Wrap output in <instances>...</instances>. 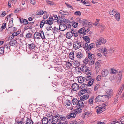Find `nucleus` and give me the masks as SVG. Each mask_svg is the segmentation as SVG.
Wrapping results in <instances>:
<instances>
[{"label":"nucleus","instance_id":"f257e3e1","mask_svg":"<svg viewBox=\"0 0 124 124\" xmlns=\"http://www.w3.org/2000/svg\"><path fill=\"white\" fill-rule=\"evenodd\" d=\"M90 30L89 28L84 27L80 29L78 31V33L81 34L85 35Z\"/></svg>","mask_w":124,"mask_h":124},{"label":"nucleus","instance_id":"f03ea898","mask_svg":"<svg viewBox=\"0 0 124 124\" xmlns=\"http://www.w3.org/2000/svg\"><path fill=\"white\" fill-rule=\"evenodd\" d=\"M28 47L29 48L28 49L27 51L28 53L29 54H31L37 47L35 44L34 43L30 44L29 45Z\"/></svg>","mask_w":124,"mask_h":124},{"label":"nucleus","instance_id":"7ed1b4c3","mask_svg":"<svg viewBox=\"0 0 124 124\" xmlns=\"http://www.w3.org/2000/svg\"><path fill=\"white\" fill-rule=\"evenodd\" d=\"M105 104L103 105V107L102 106L99 105L96 107V109L97 110V112L98 114L102 113L105 110Z\"/></svg>","mask_w":124,"mask_h":124},{"label":"nucleus","instance_id":"20e7f679","mask_svg":"<svg viewBox=\"0 0 124 124\" xmlns=\"http://www.w3.org/2000/svg\"><path fill=\"white\" fill-rule=\"evenodd\" d=\"M106 42V40L105 39L102 38H100L96 41V46H98L100 45L101 44H104Z\"/></svg>","mask_w":124,"mask_h":124},{"label":"nucleus","instance_id":"39448f33","mask_svg":"<svg viewBox=\"0 0 124 124\" xmlns=\"http://www.w3.org/2000/svg\"><path fill=\"white\" fill-rule=\"evenodd\" d=\"M107 95H104V96L106 98L108 99L110 98L113 95V90L110 89H108L106 92Z\"/></svg>","mask_w":124,"mask_h":124},{"label":"nucleus","instance_id":"423d86ee","mask_svg":"<svg viewBox=\"0 0 124 124\" xmlns=\"http://www.w3.org/2000/svg\"><path fill=\"white\" fill-rule=\"evenodd\" d=\"M83 22L82 24L84 25L85 27L89 28L91 27L92 26V25L87 20L85 19H83Z\"/></svg>","mask_w":124,"mask_h":124},{"label":"nucleus","instance_id":"0eeeda50","mask_svg":"<svg viewBox=\"0 0 124 124\" xmlns=\"http://www.w3.org/2000/svg\"><path fill=\"white\" fill-rule=\"evenodd\" d=\"M81 46L80 43L78 41H75L74 42L73 47L75 50L79 49L80 47Z\"/></svg>","mask_w":124,"mask_h":124},{"label":"nucleus","instance_id":"6e6552de","mask_svg":"<svg viewBox=\"0 0 124 124\" xmlns=\"http://www.w3.org/2000/svg\"><path fill=\"white\" fill-rule=\"evenodd\" d=\"M62 66L66 70H67L72 66V64L70 62H66V63H62Z\"/></svg>","mask_w":124,"mask_h":124},{"label":"nucleus","instance_id":"1a4fd4ad","mask_svg":"<svg viewBox=\"0 0 124 124\" xmlns=\"http://www.w3.org/2000/svg\"><path fill=\"white\" fill-rule=\"evenodd\" d=\"M55 16L54 15H53V16L50 17L49 18V20H47L46 21V23H49V25H50L53 23V21L55 20Z\"/></svg>","mask_w":124,"mask_h":124},{"label":"nucleus","instance_id":"9d476101","mask_svg":"<svg viewBox=\"0 0 124 124\" xmlns=\"http://www.w3.org/2000/svg\"><path fill=\"white\" fill-rule=\"evenodd\" d=\"M88 58L92 61H91L93 64L95 62L94 59H96V57L94 54H91L88 53Z\"/></svg>","mask_w":124,"mask_h":124},{"label":"nucleus","instance_id":"9b49d317","mask_svg":"<svg viewBox=\"0 0 124 124\" xmlns=\"http://www.w3.org/2000/svg\"><path fill=\"white\" fill-rule=\"evenodd\" d=\"M80 70L83 73H85L88 70V68L86 65H83L81 67Z\"/></svg>","mask_w":124,"mask_h":124},{"label":"nucleus","instance_id":"f8f14e48","mask_svg":"<svg viewBox=\"0 0 124 124\" xmlns=\"http://www.w3.org/2000/svg\"><path fill=\"white\" fill-rule=\"evenodd\" d=\"M71 87L72 89L74 91L77 90L80 88L79 85L77 83L73 84L71 86Z\"/></svg>","mask_w":124,"mask_h":124},{"label":"nucleus","instance_id":"ddd939ff","mask_svg":"<svg viewBox=\"0 0 124 124\" xmlns=\"http://www.w3.org/2000/svg\"><path fill=\"white\" fill-rule=\"evenodd\" d=\"M108 73V70L106 69L103 70L101 71V74L102 77H106Z\"/></svg>","mask_w":124,"mask_h":124},{"label":"nucleus","instance_id":"4468645a","mask_svg":"<svg viewBox=\"0 0 124 124\" xmlns=\"http://www.w3.org/2000/svg\"><path fill=\"white\" fill-rule=\"evenodd\" d=\"M78 101V100L76 99H74L72 101V105L74 107H77V104Z\"/></svg>","mask_w":124,"mask_h":124},{"label":"nucleus","instance_id":"2eb2a0df","mask_svg":"<svg viewBox=\"0 0 124 124\" xmlns=\"http://www.w3.org/2000/svg\"><path fill=\"white\" fill-rule=\"evenodd\" d=\"M101 52L105 57H107L108 54L107 49L106 48H102L101 49Z\"/></svg>","mask_w":124,"mask_h":124},{"label":"nucleus","instance_id":"dca6fc26","mask_svg":"<svg viewBox=\"0 0 124 124\" xmlns=\"http://www.w3.org/2000/svg\"><path fill=\"white\" fill-rule=\"evenodd\" d=\"M104 95H99L95 99L96 102H98L101 101L102 100V97Z\"/></svg>","mask_w":124,"mask_h":124},{"label":"nucleus","instance_id":"f3484780","mask_svg":"<svg viewBox=\"0 0 124 124\" xmlns=\"http://www.w3.org/2000/svg\"><path fill=\"white\" fill-rule=\"evenodd\" d=\"M90 115V113L89 112H85L82 115V117L84 119L85 118H87Z\"/></svg>","mask_w":124,"mask_h":124},{"label":"nucleus","instance_id":"a211bd4d","mask_svg":"<svg viewBox=\"0 0 124 124\" xmlns=\"http://www.w3.org/2000/svg\"><path fill=\"white\" fill-rule=\"evenodd\" d=\"M59 117L57 115H55L53 116L52 120L53 122H57L60 121Z\"/></svg>","mask_w":124,"mask_h":124},{"label":"nucleus","instance_id":"6ab92c4d","mask_svg":"<svg viewBox=\"0 0 124 124\" xmlns=\"http://www.w3.org/2000/svg\"><path fill=\"white\" fill-rule=\"evenodd\" d=\"M76 57L79 59H81L83 58V54L81 52H78L76 54Z\"/></svg>","mask_w":124,"mask_h":124},{"label":"nucleus","instance_id":"aec40b11","mask_svg":"<svg viewBox=\"0 0 124 124\" xmlns=\"http://www.w3.org/2000/svg\"><path fill=\"white\" fill-rule=\"evenodd\" d=\"M124 86L123 85H122L121 87H120L119 89V90L118 91V92L117 93L116 96L117 97H119L121 94L122 92L124 89Z\"/></svg>","mask_w":124,"mask_h":124},{"label":"nucleus","instance_id":"412c9836","mask_svg":"<svg viewBox=\"0 0 124 124\" xmlns=\"http://www.w3.org/2000/svg\"><path fill=\"white\" fill-rule=\"evenodd\" d=\"M77 80L79 83H82L84 82L85 80V78L83 77L80 76L78 77Z\"/></svg>","mask_w":124,"mask_h":124},{"label":"nucleus","instance_id":"4be33fe9","mask_svg":"<svg viewBox=\"0 0 124 124\" xmlns=\"http://www.w3.org/2000/svg\"><path fill=\"white\" fill-rule=\"evenodd\" d=\"M84 106V104L81 100H79L78 102L77 107H79V108H82Z\"/></svg>","mask_w":124,"mask_h":124},{"label":"nucleus","instance_id":"5701e85b","mask_svg":"<svg viewBox=\"0 0 124 124\" xmlns=\"http://www.w3.org/2000/svg\"><path fill=\"white\" fill-rule=\"evenodd\" d=\"M89 97V96L87 94L85 95L81 96L80 98L81 100L84 101L87 99Z\"/></svg>","mask_w":124,"mask_h":124},{"label":"nucleus","instance_id":"b1692460","mask_svg":"<svg viewBox=\"0 0 124 124\" xmlns=\"http://www.w3.org/2000/svg\"><path fill=\"white\" fill-rule=\"evenodd\" d=\"M73 36V34L71 33V31L67 32L66 34V37L68 39H70Z\"/></svg>","mask_w":124,"mask_h":124},{"label":"nucleus","instance_id":"393cba45","mask_svg":"<svg viewBox=\"0 0 124 124\" xmlns=\"http://www.w3.org/2000/svg\"><path fill=\"white\" fill-rule=\"evenodd\" d=\"M63 103H62L63 104H64L66 106H70L71 104V102H70L69 100H65L63 101Z\"/></svg>","mask_w":124,"mask_h":124},{"label":"nucleus","instance_id":"a878e982","mask_svg":"<svg viewBox=\"0 0 124 124\" xmlns=\"http://www.w3.org/2000/svg\"><path fill=\"white\" fill-rule=\"evenodd\" d=\"M42 122L43 124H47L48 122V120L46 117H44L42 120Z\"/></svg>","mask_w":124,"mask_h":124},{"label":"nucleus","instance_id":"bb28decb","mask_svg":"<svg viewBox=\"0 0 124 124\" xmlns=\"http://www.w3.org/2000/svg\"><path fill=\"white\" fill-rule=\"evenodd\" d=\"M86 92L87 90L86 89H85V88L82 89L81 90L79 91L78 93L80 95H82L86 93Z\"/></svg>","mask_w":124,"mask_h":124},{"label":"nucleus","instance_id":"cd10ccee","mask_svg":"<svg viewBox=\"0 0 124 124\" xmlns=\"http://www.w3.org/2000/svg\"><path fill=\"white\" fill-rule=\"evenodd\" d=\"M47 21V20H46V21L45 20H42L40 22V28H42L44 24L45 23L48 24L49 25V23H46V21Z\"/></svg>","mask_w":124,"mask_h":124},{"label":"nucleus","instance_id":"c85d7f7f","mask_svg":"<svg viewBox=\"0 0 124 124\" xmlns=\"http://www.w3.org/2000/svg\"><path fill=\"white\" fill-rule=\"evenodd\" d=\"M34 22L32 23H28V20L26 19H24V20L23 23V25H26L28 24V25H30L31 24H33Z\"/></svg>","mask_w":124,"mask_h":124},{"label":"nucleus","instance_id":"c756f323","mask_svg":"<svg viewBox=\"0 0 124 124\" xmlns=\"http://www.w3.org/2000/svg\"><path fill=\"white\" fill-rule=\"evenodd\" d=\"M73 64L75 66H78L80 65L79 62L77 60H74L73 61Z\"/></svg>","mask_w":124,"mask_h":124},{"label":"nucleus","instance_id":"7c9ffc66","mask_svg":"<svg viewBox=\"0 0 124 124\" xmlns=\"http://www.w3.org/2000/svg\"><path fill=\"white\" fill-rule=\"evenodd\" d=\"M95 46V44L93 43L90 44L88 45V51L90 50L92 48H94Z\"/></svg>","mask_w":124,"mask_h":124},{"label":"nucleus","instance_id":"2f4dec72","mask_svg":"<svg viewBox=\"0 0 124 124\" xmlns=\"http://www.w3.org/2000/svg\"><path fill=\"white\" fill-rule=\"evenodd\" d=\"M95 46V44L93 43L90 44L88 45V51L90 50L92 48H94Z\"/></svg>","mask_w":124,"mask_h":124},{"label":"nucleus","instance_id":"473e14b6","mask_svg":"<svg viewBox=\"0 0 124 124\" xmlns=\"http://www.w3.org/2000/svg\"><path fill=\"white\" fill-rule=\"evenodd\" d=\"M82 110L80 108L75 109L74 110V112L75 114H78L80 113L82 111Z\"/></svg>","mask_w":124,"mask_h":124},{"label":"nucleus","instance_id":"72a5a7b5","mask_svg":"<svg viewBox=\"0 0 124 124\" xmlns=\"http://www.w3.org/2000/svg\"><path fill=\"white\" fill-rule=\"evenodd\" d=\"M44 13L43 11L42 10H38L36 13V15H42Z\"/></svg>","mask_w":124,"mask_h":124},{"label":"nucleus","instance_id":"f704fd0d","mask_svg":"<svg viewBox=\"0 0 124 124\" xmlns=\"http://www.w3.org/2000/svg\"><path fill=\"white\" fill-rule=\"evenodd\" d=\"M62 15H62V19L65 18H66L67 16H68L69 13L67 11H66L65 12L63 11Z\"/></svg>","mask_w":124,"mask_h":124},{"label":"nucleus","instance_id":"c9c22d12","mask_svg":"<svg viewBox=\"0 0 124 124\" xmlns=\"http://www.w3.org/2000/svg\"><path fill=\"white\" fill-rule=\"evenodd\" d=\"M69 57L71 60H74V52H71L69 55Z\"/></svg>","mask_w":124,"mask_h":124},{"label":"nucleus","instance_id":"e433bc0d","mask_svg":"<svg viewBox=\"0 0 124 124\" xmlns=\"http://www.w3.org/2000/svg\"><path fill=\"white\" fill-rule=\"evenodd\" d=\"M117 12L116 10H110L109 11V14L111 15L115 16L116 13H117Z\"/></svg>","mask_w":124,"mask_h":124},{"label":"nucleus","instance_id":"4c0bfd02","mask_svg":"<svg viewBox=\"0 0 124 124\" xmlns=\"http://www.w3.org/2000/svg\"><path fill=\"white\" fill-rule=\"evenodd\" d=\"M26 123V124H33V122L31 117L30 118H27V120Z\"/></svg>","mask_w":124,"mask_h":124},{"label":"nucleus","instance_id":"58836bf2","mask_svg":"<svg viewBox=\"0 0 124 124\" xmlns=\"http://www.w3.org/2000/svg\"><path fill=\"white\" fill-rule=\"evenodd\" d=\"M84 39L87 43H89L90 42V39L89 37L86 36H84L83 37Z\"/></svg>","mask_w":124,"mask_h":124},{"label":"nucleus","instance_id":"ea45409f","mask_svg":"<svg viewBox=\"0 0 124 124\" xmlns=\"http://www.w3.org/2000/svg\"><path fill=\"white\" fill-rule=\"evenodd\" d=\"M94 96H92L89 99L88 101V103L90 104H92L93 103V101L94 99Z\"/></svg>","mask_w":124,"mask_h":124},{"label":"nucleus","instance_id":"a19ab883","mask_svg":"<svg viewBox=\"0 0 124 124\" xmlns=\"http://www.w3.org/2000/svg\"><path fill=\"white\" fill-rule=\"evenodd\" d=\"M66 80V79H65L63 80V81L62 82V88L63 87V86L66 88V87L68 85V83Z\"/></svg>","mask_w":124,"mask_h":124},{"label":"nucleus","instance_id":"79ce46f5","mask_svg":"<svg viewBox=\"0 0 124 124\" xmlns=\"http://www.w3.org/2000/svg\"><path fill=\"white\" fill-rule=\"evenodd\" d=\"M71 97L69 96L68 95H66L64 96L62 98V102L63 101H64L65 100H69V98Z\"/></svg>","mask_w":124,"mask_h":124},{"label":"nucleus","instance_id":"37998d69","mask_svg":"<svg viewBox=\"0 0 124 124\" xmlns=\"http://www.w3.org/2000/svg\"><path fill=\"white\" fill-rule=\"evenodd\" d=\"M64 52H63L62 51V55L63 57L67 58H68V54L67 53V51H65L64 50Z\"/></svg>","mask_w":124,"mask_h":124},{"label":"nucleus","instance_id":"c03bdc74","mask_svg":"<svg viewBox=\"0 0 124 124\" xmlns=\"http://www.w3.org/2000/svg\"><path fill=\"white\" fill-rule=\"evenodd\" d=\"M94 80L93 79H92L91 80H90L88 82L87 85L88 86H91L93 84Z\"/></svg>","mask_w":124,"mask_h":124},{"label":"nucleus","instance_id":"a18cd8bd","mask_svg":"<svg viewBox=\"0 0 124 124\" xmlns=\"http://www.w3.org/2000/svg\"><path fill=\"white\" fill-rule=\"evenodd\" d=\"M16 42L15 40H13L10 42L9 44L10 46H13L16 44Z\"/></svg>","mask_w":124,"mask_h":124},{"label":"nucleus","instance_id":"49530a36","mask_svg":"<svg viewBox=\"0 0 124 124\" xmlns=\"http://www.w3.org/2000/svg\"><path fill=\"white\" fill-rule=\"evenodd\" d=\"M116 18V19L117 21H118L120 19V16L119 13H118V12L117 13H116L115 15L114 16Z\"/></svg>","mask_w":124,"mask_h":124},{"label":"nucleus","instance_id":"de8ad7c7","mask_svg":"<svg viewBox=\"0 0 124 124\" xmlns=\"http://www.w3.org/2000/svg\"><path fill=\"white\" fill-rule=\"evenodd\" d=\"M110 71L112 74H114L116 73H119V71L118 72L114 69H110Z\"/></svg>","mask_w":124,"mask_h":124},{"label":"nucleus","instance_id":"09e8293b","mask_svg":"<svg viewBox=\"0 0 124 124\" xmlns=\"http://www.w3.org/2000/svg\"><path fill=\"white\" fill-rule=\"evenodd\" d=\"M40 37H41L43 40L45 39V37L43 31H41L40 32Z\"/></svg>","mask_w":124,"mask_h":124},{"label":"nucleus","instance_id":"8fccbe9b","mask_svg":"<svg viewBox=\"0 0 124 124\" xmlns=\"http://www.w3.org/2000/svg\"><path fill=\"white\" fill-rule=\"evenodd\" d=\"M88 43H85L83 45V47L85 50H88Z\"/></svg>","mask_w":124,"mask_h":124},{"label":"nucleus","instance_id":"3c124183","mask_svg":"<svg viewBox=\"0 0 124 124\" xmlns=\"http://www.w3.org/2000/svg\"><path fill=\"white\" fill-rule=\"evenodd\" d=\"M34 35H36V37H35L36 39H40V32H36Z\"/></svg>","mask_w":124,"mask_h":124},{"label":"nucleus","instance_id":"603ef678","mask_svg":"<svg viewBox=\"0 0 124 124\" xmlns=\"http://www.w3.org/2000/svg\"><path fill=\"white\" fill-rule=\"evenodd\" d=\"M81 2L83 3L84 4L86 5V6H89V3L88 2H86L85 0H82L81 1Z\"/></svg>","mask_w":124,"mask_h":124},{"label":"nucleus","instance_id":"864d4df0","mask_svg":"<svg viewBox=\"0 0 124 124\" xmlns=\"http://www.w3.org/2000/svg\"><path fill=\"white\" fill-rule=\"evenodd\" d=\"M4 47H3L0 48V54L1 55L3 54L4 52Z\"/></svg>","mask_w":124,"mask_h":124},{"label":"nucleus","instance_id":"5fc2aeb1","mask_svg":"<svg viewBox=\"0 0 124 124\" xmlns=\"http://www.w3.org/2000/svg\"><path fill=\"white\" fill-rule=\"evenodd\" d=\"M101 66H98L95 65V69L96 70V72L97 73H98L99 70H100Z\"/></svg>","mask_w":124,"mask_h":124},{"label":"nucleus","instance_id":"6e6d98bb","mask_svg":"<svg viewBox=\"0 0 124 124\" xmlns=\"http://www.w3.org/2000/svg\"><path fill=\"white\" fill-rule=\"evenodd\" d=\"M10 46L9 44H6L5 45L4 47V48H6L7 49H10Z\"/></svg>","mask_w":124,"mask_h":124},{"label":"nucleus","instance_id":"4d7b16f0","mask_svg":"<svg viewBox=\"0 0 124 124\" xmlns=\"http://www.w3.org/2000/svg\"><path fill=\"white\" fill-rule=\"evenodd\" d=\"M89 62V61L87 57H86L83 61V62L84 63L86 64H87Z\"/></svg>","mask_w":124,"mask_h":124},{"label":"nucleus","instance_id":"13d9d810","mask_svg":"<svg viewBox=\"0 0 124 124\" xmlns=\"http://www.w3.org/2000/svg\"><path fill=\"white\" fill-rule=\"evenodd\" d=\"M6 23H4L0 28V30H2L3 29H5L6 27Z\"/></svg>","mask_w":124,"mask_h":124},{"label":"nucleus","instance_id":"bf43d9fd","mask_svg":"<svg viewBox=\"0 0 124 124\" xmlns=\"http://www.w3.org/2000/svg\"><path fill=\"white\" fill-rule=\"evenodd\" d=\"M72 25L73 27L74 28H76L78 26V23H75L74 22H72Z\"/></svg>","mask_w":124,"mask_h":124},{"label":"nucleus","instance_id":"052dcab7","mask_svg":"<svg viewBox=\"0 0 124 124\" xmlns=\"http://www.w3.org/2000/svg\"><path fill=\"white\" fill-rule=\"evenodd\" d=\"M74 15L76 16H80L81 15V13L80 11H77L74 13Z\"/></svg>","mask_w":124,"mask_h":124},{"label":"nucleus","instance_id":"680f3d73","mask_svg":"<svg viewBox=\"0 0 124 124\" xmlns=\"http://www.w3.org/2000/svg\"><path fill=\"white\" fill-rule=\"evenodd\" d=\"M77 22L78 23H80L82 24L83 22V19L81 20L79 18H78L76 19Z\"/></svg>","mask_w":124,"mask_h":124},{"label":"nucleus","instance_id":"e2e57ef3","mask_svg":"<svg viewBox=\"0 0 124 124\" xmlns=\"http://www.w3.org/2000/svg\"><path fill=\"white\" fill-rule=\"evenodd\" d=\"M68 91V88L67 87L65 88H62V93H64V94L65 93H67V91Z\"/></svg>","mask_w":124,"mask_h":124},{"label":"nucleus","instance_id":"0e129e2a","mask_svg":"<svg viewBox=\"0 0 124 124\" xmlns=\"http://www.w3.org/2000/svg\"><path fill=\"white\" fill-rule=\"evenodd\" d=\"M87 86V85L86 84H83L81 85L80 87V88L81 89H82L83 88H85V89H86Z\"/></svg>","mask_w":124,"mask_h":124},{"label":"nucleus","instance_id":"69168bd1","mask_svg":"<svg viewBox=\"0 0 124 124\" xmlns=\"http://www.w3.org/2000/svg\"><path fill=\"white\" fill-rule=\"evenodd\" d=\"M46 2L49 5H54L55 4H54V3L53 2L51 1L48 0H47L46 1Z\"/></svg>","mask_w":124,"mask_h":124},{"label":"nucleus","instance_id":"338daca9","mask_svg":"<svg viewBox=\"0 0 124 124\" xmlns=\"http://www.w3.org/2000/svg\"><path fill=\"white\" fill-rule=\"evenodd\" d=\"M32 36V34L30 33H28L26 35V37L27 38H31Z\"/></svg>","mask_w":124,"mask_h":124},{"label":"nucleus","instance_id":"774afa93","mask_svg":"<svg viewBox=\"0 0 124 124\" xmlns=\"http://www.w3.org/2000/svg\"><path fill=\"white\" fill-rule=\"evenodd\" d=\"M95 64L96 66H101V61H98L97 62H96L95 63Z\"/></svg>","mask_w":124,"mask_h":124}]
</instances>
